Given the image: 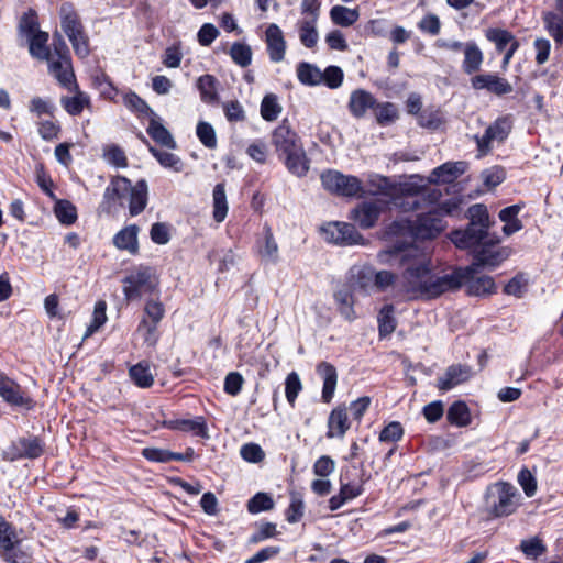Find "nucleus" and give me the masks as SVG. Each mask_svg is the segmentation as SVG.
<instances>
[{
  "label": "nucleus",
  "mask_w": 563,
  "mask_h": 563,
  "mask_svg": "<svg viewBox=\"0 0 563 563\" xmlns=\"http://www.w3.org/2000/svg\"><path fill=\"white\" fill-rule=\"evenodd\" d=\"M142 455L151 462L168 463L173 461L174 452L166 449L145 448L142 450Z\"/></svg>",
  "instance_id": "obj_61"
},
{
  "label": "nucleus",
  "mask_w": 563,
  "mask_h": 563,
  "mask_svg": "<svg viewBox=\"0 0 563 563\" xmlns=\"http://www.w3.org/2000/svg\"><path fill=\"white\" fill-rule=\"evenodd\" d=\"M148 151L158 161V163L163 167L170 168L174 172L181 170L183 163H181V159L177 155H175L170 152L161 151L152 145H148Z\"/></svg>",
  "instance_id": "obj_46"
},
{
  "label": "nucleus",
  "mask_w": 563,
  "mask_h": 563,
  "mask_svg": "<svg viewBox=\"0 0 563 563\" xmlns=\"http://www.w3.org/2000/svg\"><path fill=\"white\" fill-rule=\"evenodd\" d=\"M298 80L306 86H318L322 84L321 70L307 62H301L297 65Z\"/></svg>",
  "instance_id": "obj_43"
},
{
  "label": "nucleus",
  "mask_w": 563,
  "mask_h": 563,
  "mask_svg": "<svg viewBox=\"0 0 563 563\" xmlns=\"http://www.w3.org/2000/svg\"><path fill=\"white\" fill-rule=\"evenodd\" d=\"M104 159L119 168H124L128 166V158L125 156L124 151L118 145H110L104 148L103 152Z\"/></svg>",
  "instance_id": "obj_59"
},
{
  "label": "nucleus",
  "mask_w": 563,
  "mask_h": 563,
  "mask_svg": "<svg viewBox=\"0 0 563 563\" xmlns=\"http://www.w3.org/2000/svg\"><path fill=\"white\" fill-rule=\"evenodd\" d=\"M282 112V106L274 93L266 95L261 102V115L265 121H275Z\"/></svg>",
  "instance_id": "obj_47"
},
{
  "label": "nucleus",
  "mask_w": 563,
  "mask_h": 563,
  "mask_svg": "<svg viewBox=\"0 0 563 563\" xmlns=\"http://www.w3.org/2000/svg\"><path fill=\"white\" fill-rule=\"evenodd\" d=\"M225 118L230 122H239L245 120V111L238 100H231L223 103Z\"/></svg>",
  "instance_id": "obj_62"
},
{
  "label": "nucleus",
  "mask_w": 563,
  "mask_h": 563,
  "mask_svg": "<svg viewBox=\"0 0 563 563\" xmlns=\"http://www.w3.org/2000/svg\"><path fill=\"white\" fill-rule=\"evenodd\" d=\"M157 325L156 323L150 322L146 318H143L139 323L137 332L143 335L144 342L148 346H155L158 341Z\"/></svg>",
  "instance_id": "obj_60"
},
{
  "label": "nucleus",
  "mask_w": 563,
  "mask_h": 563,
  "mask_svg": "<svg viewBox=\"0 0 563 563\" xmlns=\"http://www.w3.org/2000/svg\"><path fill=\"white\" fill-rule=\"evenodd\" d=\"M448 422H470L471 416L467 405L464 401L453 402L446 413Z\"/></svg>",
  "instance_id": "obj_57"
},
{
  "label": "nucleus",
  "mask_w": 563,
  "mask_h": 563,
  "mask_svg": "<svg viewBox=\"0 0 563 563\" xmlns=\"http://www.w3.org/2000/svg\"><path fill=\"white\" fill-rule=\"evenodd\" d=\"M301 389L302 384L299 375L296 372L289 373L285 380V396L287 401L292 405Z\"/></svg>",
  "instance_id": "obj_58"
},
{
  "label": "nucleus",
  "mask_w": 563,
  "mask_h": 563,
  "mask_svg": "<svg viewBox=\"0 0 563 563\" xmlns=\"http://www.w3.org/2000/svg\"><path fill=\"white\" fill-rule=\"evenodd\" d=\"M464 172V162H446L433 169L432 177L435 181L449 184L456 179Z\"/></svg>",
  "instance_id": "obj_32"
},
{
  "label": "nucleus",
  "mask_w": 563,
  "mask_h": 563,
  "mask_svg": "<svg viewBox=\"0 0 563 563\" xmlns=\"http://www.w3.org/2000/svg\"><path fill=\"white\" fill-rule=\"evenodd\" d=\"M485 37L488 42L495 45L498 54H501L507 48L520 46L518 38L508 30L500 27H489L485 31Z\"/></svg>",
  "instance_id": "obj_25"
},
{
  "label": "nucleus",
  "mask_w": 563,
  "mask_h": 563,
  "mask_svg": "<svg viewBox=\"0 0 563 563\" xmlns=\"http://www.w3.org/2000/svg\"><path fill=\"white\" fill-rule=\"evenodd\" d=\"M374 109H376V120L380 125L389 124L398 118L397 108L390 102H376V107Z\"/></svg>",
  "instance_id": "obj_55"
},
{
  "label": "nucleus",
  "mask_w": 563,
  "mask_h": 563,
  "mask_svg": "<svg viewBox=\"0 0 563 563\" xmlns=\"http://www.w3.org/2000/svg\"><path fill=\"white\" fill-rule=\"evenodd\" d=\"M471 86L474 90H486L498 97L509 95L514 91L512 85L497 74L483 73L471 78Z\"/></svg>",
  "instance_id": "obj_13"
},
{
  "label": "nucleus",
  "mask_w": 563,
  "mask_h": 563,
  "mask_svg": "<svg viewBox=\"0 0 563 563\" xmlns=\"http://www.w3.org/2000/svg\"><path fill=\"white\" fill-rule=\"evenodd\" d=\"M272 142L279 155H285L302 147L297 133L285 122L274 130Z\"/></svg>",
  "instance_id": "obj_17"
},
{
  "label": "nucleus",
  "mask_w": 563,
  "mask_h": 563,
  "mask_svg": "<svg viewBox=\"0 0 563 563\" xmlns=\"http://www.w3.org/2000/svg\"><path fill=\"white\" fill-rule=\"evenodd\" d=\"M48 73L65 89H76L77 80L73 69L71 57L66 43L62 40H54V52L49 59Z\"/></svg>",
  "instance_id": "obj_5"
},
{
  "label": "nucleus",
  "mask_w": 563,
  "mask_h": 563,
  "mask_svg": "<svg viewBox=\"0 0 563 563\" xmlns=\"http://www.w3.org/2000/svg\"><path fill=\"white\" fill-rule=\"evenodd\" d=\"M131 380L140 388H148L154 383V376L151 367L145 362H140L129 369Z\"/></svg>",
  "instance_id": "obj_41"
},
{
  "label": "nucleus",
  "mask_w": 563,
  "mask_h": 563,
  "mask_svg": "<svg viewBox=\"0 0 563 563\" xmlns=\"http://www.w3.org/2000/svg\"><path fill=\"white\" fill-rule=\"evenodd\" d=\"M67 90L73 92L74 96H63L60 98V104L69 115H79L81 114L85 108L91 107V100L89 95L80 90L78 84L76 89Z\"/></svg>",
  "instance_id": "obj_23"
},
{
  "label": "nucleus",
  "mask_w": 563,
  "mask_h": 563,
  "mask_svg": "<svg viewBox=\"0 0 563 563\" xmlns=\"http://www.w3.org/2000/svg\"><path fill=\"white\" fill-rule=\"evenodd\" d=\"M285 156V164L288 170L298 176L303 177L309 170V159L302 147L299 150L287 153Z\"/></svg>",
  "instance_id": "obj_34"
},
{
  "label": "nucleus",
  "mask_w": 563,
  "mask_h": 563,
  "mask_svg": "<svg viewBox=\"0 0 563 563\" xmlns=\"http://www.w3.org/2000/svg\"><path fill=\"white\" fill-rule=\"evenodd\" d=\"M470 223L465 230L451 233V241L461 250L475 249L488 239L490 220L487 207L482 203L473 205L467 210Z\"/></svg>",
  "instance_id": "obj_4"
},
{
  "label": "nucleus",
  "mask_w": 563,
  "mask_h": 563,
  "mask_svg": "<svg viewBox=\"0 0 563 563\" xmlns=\"http://www.w3.org/2000/svg\"><path fill=\"white\" fill-rule=\"evenodd\" d=\"M382 213V205L377 201H363L351 211V219L362 229L373 228Z\"/></svg>",
  "instance_id": "obj_19"
},
{
  "label": "nucleus",
  "mask_w": 563,
  "mask_h": 563,
  "mask_svg": "<svg viewBox=\"0 0 563 563\" xmlns=\"http://www.w3.org/2000/svg\"><path fill=\"white\" fill-rule=\"evenodd\" d=\"M274 500L266 493L255 494L247 503V510L251 514H258L273 509Z\"/></svg>",
  "instance_id": "obj_52"
},
{
  "label": "nucleus",
  "mask_w": 563,
  "mask_h": 563,
  "mask_svg": "<svg viewBox=\"0 0 563 563\" xmlns=\"http://www.w3.org/2000/svg\"><path fill=\"white\" fill-rule=\"evenodd\" d=\"M321 232L325 241L340 245H354L363 242V236L351 223H328L322 227Z\"/></svg>",
  "instance_id": "obj_11"
},
{
  "label": "nucleus",
  "mask_w": 563,
  "mask_h": 563,
  "mask_svg": "<svg viewBox=\"0 0 563 563\" xmlns=\"http://www.w3.org/2000/svg\"><path fill=\"white\" fill-rule=\"evenodd\" d=\"M54 212L58 221L65 225H70L77 220L76 207L68 200H57Z\"/></svg>",
  "instance_id": "obj_49"
},
{
  "label": "nucleus",
  "mask_w": 563,
  "mask_h": 563,
  "mask_svg": "<svg viewBox=\"0 0 563 563\" xmlns=\"http://www.w3.org/2000/svg\"><path fill=\"white\" fill-rule=\"evenodd\" d=\"M472 376V369L467 365H452L438 380L441 390H450L459 384L466 382Z\"/></svg>",
  "instance_id": "obj_24"
},
{
  "label": "nucleus",
  "mask_w": 563,
  "mask_h": 563,
  "mask_svg": "<svg viewBox=\"0 0 563 563\" xmlns=\"http://www.w3.org/2000/svg\"><path fill=\"white\" fill-rule=\"evenodd\" d=\"M27 41H29V51L33 57H35L40 60L49 59V56L53 53L51 52L49 47L47 46L48 33L41 31V32L27 37Z\"/></svg>",
  "instance_id": "obj_38"
},
{
  "label": "nucleus",
  "mask_w": 563,
  "mask_h": 563,
  "mask_svg": "<svg viewBox=\"0 0 563 563\" xmlns=\"http://www.w3.org/2000/svg\"><path fill=\"white\" fill-rule=\"evenodd\" d=\"M363 277H367L368 282H373V286L379 291H386L389 288H393L395 291L394 297L398 298L401 295L397 294V284L399 280V276L389 271H378L375 272L372 268H365L362 273Z\"/></svg>",
  "instance_id": "obj_21"
},
{
  "label": "nucleus",
  "mask_w": 563,
  "mask_h": 563,
  "mask_svg": "<svg viewBox=\"0 0 563 563\" xmlns=\"http://www.w3.org/2000/svg\"><path fill=\"white\" fill-rule=\"evenodd\" d=\"M317 373L323 380L322 399L324 402H330L331 399L333 398L336 387V369L332 364L328 362H321L317 366Z\"/></svg>",
  "instance_id": "obj_26"
},
{
  "label": "nucleus",
  "mask_w": 563,
  "mask_h": 563,
  "mask_svg": "<svg viewBox=\"0 0 563 563\" xmlns=\"http://www.w3.org/2000/svg\"><path fill=\"white\" fill-rule=\"evenodd\" d=\"M512 129V120L509 115L497 118L489 124L482 136L475 135L474 140L477 145L479 156L487 155L492 150L494 142L501 143L510 134Z\"/></svg>",
  "instance_id": "obj_9"
},
{
  "label": "nucleus",
  "mask_w": 563,
  "mask_h": 563,
  "mask_svg": "<svg viewBox=\"0 0 563 563\" xmlns=\"http://www.w3.org/2000/svg\"><path fill=\"white\" fill-rule=\"evenodd\" d=\"M318 20L301 18L296 22L300 43L307 48H313L319 41Z\"/></svg>",
  "instance_id": "obj_27"
},
{
  "label": "nucleus",
  "mask_w": 563,
  "mask_h": 563,
  "mask_svg": "<svg viewBox=\"0 0 563 563\" xmlns=\"http://www.w3.org/2000/svg\"><path fill=\"white\" fill-rule=\"evenodd\" d=\"M126 198L129 199L130 214L132 217L140 214L147 205L146 181L141 179L132 186L124 176L112 177L104 190L101 208L107 213H113L118 207H124Z\"/></svg>",
  "instance_id": "obj_3"
},
{
  "label": "nucleus",
  "mask_w": 563,
  "mask_h": 563,
  "mask_svg": "<svg viewBox=\"0 0 563 563\" xmlns=\"http://www.w3.org/2000/svg\"><path fill=\"white\" fill-rule=\"evenodd\" d=\"M265 43L269 59L279 63L285 58L287 44L282 29L272 23L265 31Z\"/></svg>",
  "instance_id": "obj_18"
},
{
  "label": "nucleus",
  "mask_w": 563,
  "mask_h": 563,
  "mask_svg": "<svg viewBox=\"0 0 563 563\" xmlns=\"http://www.w3.org/2000/svg\"><path fill=\"white\" fill-rule=\"evenodd\" d=\"M418 27L420 31L435 36L440 33L441 22L439 16L430 13L421 19V21L418 23Z\"/></svg>",
  "instance_id": "obj_64"
},
{
  "label": "nucleus",
  "mask_w": 563,
  "mask_h": 563,
  "mask_svg": "<svg viewBox=\"0 0 563 563\" xmlns=\"http://www.w3.org/2000/svg\"><path fill=\"white\" fill-rule=\"evenodd\" d=\"M196 134L199 141L208 148H216L217 136L213 126L205 121L197 124Z\"/></svg>",
  "instance_id": "obj_53"
},
{
  "label": "nucleus",
  "mask_w": 563,
  "mask_h": 563,
  "mask_svg": "<svg viewBox=\"0 0 563 563\" xmlns=\"http://www.w3.org/2000/svg\"><path fill=\"white\" fill-rule=\"evenodd\" d=\"M520 209V206L512 205L499 211V219L505 223L503 227V232L506 235H511L522 229V223L518 219Z\"/></svg>",
  "instance_id": "obj_39"
},
{
  "label": "nucleus",
  "mask_w": 563,
  "mask_h": 563,
  "mask_svg": "<svg viewBox=\"0 0 563 563\" xmlns=\"http://www.w3.org/2000/svg\"><path fill=\"white\" fill-rule=\"evenodd\" d=\"M252 49L250 45L245 43L234 42L230 48V56L232 60L244 68L251 65L252 63Z\"/></svg>",
  "instance_id": "obj_48"
},
{
  "label": "nucleus",
  "mask_w": 563,
  "mask_h": 563,
  "mask_svg": "<svg viewBox=\"0 0 563 563\" xmlns=\"http://www.w3.org/2000/svg\"><path fill=\"white\" fill-rule=\"evenodd\" d=\"M123 294L128 301L141 299L152 294L157 287L155 271L150 266L140 265L132 269L122 280Z\"/></svg>",
  "instance_id": "obj_7"
},
{
  "label": "nucleus",
  "mask_w": 563,
  "mask_h": 563,
  "mask_svg": "<svg viewBox=\"0 0 563 563\" xmlns=\"http://www.w3.org/2000/svg\"><path fill=\"white\" fill-rule=\"evenodd\" d=\"M322 84H324L330 89L339 88L344 78L343 70L338 66H328L323 71H321Z\"/></svg>",
  "instance_id": "obj_56"
},
{
  "label": "nucleus",
  "mask_w": 563,
  "mask_h": 563,
  "mask_svg": "<svg viewBox=\"0 0 563 563\" xmlns=\"http://www.w3.org/2000/svg\"><path fill=\"white\" fill-rule=\"evenodd\" d=\"M147 134L158 144L167 148H176V142L169 131L155 118L150 120Z\"/></svg>",
  "instance_id": "obj_36"
},
{
  "label": "nucleus",
  "mask_w": 563,
  "mask_h": 563,
  "mask_svg": "<svg viewBox=\"0 0 563 563\" xmlns=\"http://www.w3.org/2000/svg\"><path fill=\"white\" fill-rule=\"evenodd\" d=\"M520 550L527 559L537 560L547 552V547L539 537L521 540Z\"/></svg>",
  "instance_id": "obj_45"
},
{
  "label": "nucleus",
  "mask_w": 563,
  "mask_h": 563,
  "mask_svg": "<svg viewBox=\"0 0 563 563\" xmlns=\"http://www.w3.org/2000/svg\"><path fill=\"white\" fill-rule=\"evenodd\" d=\"M369 405L371 398L368 396H364L352 401L349 407L339 406L332 410L329 422H347L349 420L358 421L363 418Z\"/></svg>",
  "instance_id": "obj_16"
},
{
  "label": "nucleus",
  "mask_w": 563,
  "mask_h": 563,
  "mask_svg": "<svg viewBox=\"0 0 563 563\" xmlns=\"http://www.w3.org/2000/svg\"><path fill=\"white\" fill-rule=\"evenodd\" d=\"M329 14L332 23L341 27L352 26L360 19L357 8L351 9L340 4L332 7Z\"/></svg>",
  "instance_id": "obj_33"
},
{
  "label": "nucleus",
  "mask_w": 563,
  "mask_h": 563,
  "mask_svg": "<svg viewBox=\"0 0 563 563\" xmlns=\"http://www.w3.org/2000/svg\"><path fill=\"white\" fill-rule=\"evenodd\" d=\"M340 314L347 321H353L356 318L354 311L353 294L349 287H343L336 290L333 295Z\"/></svg>",
  "instance_id": "obj_35"
},
{
  "label": "nucleus",
  "mask_w": 563,
  "mask_h": 563,
  "mask_svg": "<svg viewBox=\"0 0 563 563\" xmlns=\"http://www.w3.org/2000/svg\"><path fill=\"white\" fill-rule=\"evenodd\" d=\"M38 21H37V14L34 10H29L26 13L23 14V16L20 20L19 24V31L21 34L25 35L26 37L32 36L33 34H36L41 32L38 30Z\"/></svg>",
  "instance_id": "obj_54"
},
{
  "label": "nucleus",
  "mask_w": 563,
  "mask_h": 563,
  "mask_svg": "<svg viewBox=\"0 0 563 563\" xmlns=\"http://www.w3.org/2000/svg\"><path fill=\"white\" fill-rule=\"evenodd\" d=\"M0 558L7 563H33L32 551L23 545L22 539H18L4 551H0Z\"/></svg>",
  "instance_id": "obj_28"
},
{
  "label": "nucleus",
  "mask_w": 563,
  "mask_h": 563,
  "mask_svg": "<svg viewBox=\"0 0 563 563\" xmlns=\"http://www.w3.org/2000/svg\"><path fill=\"white\" fill-rule=\"evenodd\" d=\"M0 397L14 407H24L26 409L33 407V399L16 382L3 373H0Z\"/></svg>",
  "instance_id": "obj_14"
},
{
  "label": "nucleus",
  "mask_w": 563,
  "mask_h": 563,
  "mask_svg": "<svg viewBox=\"0 0 563 563\" xmlns=\"http://www.w3.org/2000/svg\"><path fill=\"white\" fill-rule=\"evenodd\" d=\"M256 249L262 261L272 264L278 262V244L267 224L264 225L262 236L256 241Z\"/></svg>",
  "instance_id": "obj_20"
},
{
  "label": "nucleus",
  "mask_w": 563,
  "mask_h": 563,
  "mask_svg": "<svg viewBox=\"0 0 563 563\" xmlns=\"http://www.w3.org/2000/svg\"><path fill=\"white\" fill-rule=\"evenodd\" d=\"M212 203H213V219L216 222H222L228 214V201L225 195L224 184H217L213 188L212 192Z\"/></svg>",
  "instance_id": "obj_42"
},
{
  "label": "nucleus",
  "mask_w": 563,
  "mask_h": 563,
  "mask_svg": "<svg viewBox=\"0 0 563 563\" xmlns=\"http://www.w3.org/2000/svg\"><path fill=\"white\" fill-rule=\"evenodd\" d=\"M518 489L509 483H496L488 488L486 503L489 514L495 517L509 516L516 511L519 500Z\"/></svg>",
  "instance_id": "obj_6"
},
{
  "label": "nucleus",
  "mask_w": 563,
  "mask_h": 563,
  "mask_svg": "<svg viewBox=\"0 0 563 563\" xmlns=\"http://www.w3.org/2000/svg\"><path fill=\"white\" fill-rule=\"evenodd\" d=\"M243 460L250 463L262 462L265 457L264 451L258 444L246 443L240 450Z\"/></svg>",
  "instance_id": "obj_63"
},
{
  "label": "nucleus",
  "mask_w": 563,
  "mask_h": 563,
  "mask_svg": "<svg viewBox=\"0 0 563 563\" xmlns=\"http://www.w3.org/2000/svg\"><path fill=\"white\" fill-rule=\"evenodd\" d=\"M197 88L205 103H216L219 100L217 79L212 75H202L197 79Z\"/></svg>",
  "instance_id": "obj_40"
},
{
  "label": "nucleus",
  "mask_w": 563,
  "mask_h": 563,
  "mask_svg": "<svg viewBox=\"0 0 563 563\" xmlns=\"http://www.w3.org/2000/svg\"><path fill=\"white\" fill-rule=\"evenodd\" d=\"M321 183L325 190L343 197H354L362 192V181L353 175H344L334 169L321 174Z\"/></svg>",
  "instance_id": "obj_8"
},
{
  "label": "nucleus",
  "mask_w": 563,
  "mask_h": 563,
  "mask_svg": "<svg viewBox=\"0 0 563 563\" xmlns=\"http://www.w3.org/2000/svg\"><path fill=\"white\" fill-rule=\"evenodd\" d=\"M60 25L67 36L80 33L84 31L82 24L78 14L70 3H64L60 7Z\"/></svg>",
  "instance_id": "obj_31"
},
{
  "label": "nucleus",
  "mask_w": 563,
  "mask_h": 563,
  "mask_svg": "<svg viewBox=\"0 0 563 563\" xmlns=\"http://www.w3.org/2000/svg\"><path fill=\"white\" fill-rule=\"evenodd\" d=\"M497 244V240H485L482 244H479V246L473 249L474 262L471 266H475L476 268H494L504 262L508 257V253L505 249L499 247Z\"/></svg>",
  "instance_id": "obj_12"
},
{
  "label": "nucleus",
  "mask_w": 563,
  "mask_h": 563,
  "mask_svg": "<svg viewBox=\"0 0 563 563\" xmlns=\"http://www.w3.org/2000/svg\"><path fill=\"white\" fill-rule=\"evenodd\" d=\"M395 308L393 305H385L377 317L378 331L380 336L391 334L396 329V319L394 317Z\"/></svg>",
  "instance_id": "obj_44"
},
{
  "label": "nucleus",
  "mask_w": 563,
  "mask_h": 563,
  "mask_svg": "<svg viewBox=\"0 0 563 563\" xmlns=\"http://www.w3.org/2000/svg\"><path fill=\"white\" fill-rule=\"evenodd\" d=\"M543 23L548 33L553 37L558 45L563 44V12H544Z\"/></svg>",
  "instance_id": "obj_37"
},
{
  "label": "nucleus",
  "mask_w": 563,
  "mask_h": 563,
  "mask_svg": "<svg viewBox=\"0 0 563 563\" xmlns=\"http://www.w3.org/2000/svg\"><path fill=\"white\" fill-rule=\"evenodd\" d=\"M19 538L15 527L3 516H0V551L12 545Z\"/></svg>",
  "instance_id": "obj_51"
},
{
  "label": "nucleus",
  "mask_w": 563,
  "mask_h": 563,
  "mask_svg": "<svg viewBox=\"0 0 563 563\" xmlns=\"http://www.w3.org/2000/svg\"><path fill=\"white\" fill-rule=\"evenodd\" d=\"M375 107L376 99L371 92L364 89L352 91L349 100V110L354 118H363L367 110L374 109Z\"/></svg>",
  "instance_id": "obj_22"
},
{
  "label": "nucleus",
  "mask_w": 563,
  "mask_h": 563,
  "mask_svg": "<svg viewBox=\"0 0 563 563\" xmlns=\"http://www.w3.org/2000/svg\"><path fill=\"white\" fill-rule=\"evenodd\" d=\"M417 251L407 247L405 242L382 250L377 254L380 264H391V257H398L404 266L397 284V294L407 300H431L441 295L455 291L463 285L467 271L455 268L451 273L440 274L432 271L430 262L417 256Z\"/></svg>",
  "instance_id": "obj_1"
},
{
  "label": "nucleus",
  "mask_w": 563,
  "mask_h": 563,
  "mask_svg": "<svg viewBox=\"0 0 563 563\" xmlns=\"http://www.w3.org/2000/svg\"><path fill=\"white\" fill-rule=\"evenodd\" d=\"M464 60L462 63V69L465 74L472 75L481 69L484 60V55L478 45L473 42H466V46L463 49Z\"/></svg>",
  "instance_id": "obj_29"
},
{
  "label": "nucleus",
  "mask_w": 563,
  "mask_h": 563,
  "mask_svg": "<svg viewBox=\"0 0 563 563\" xmlns=\"http://www.w3.org/2000/svg\"><path fill=\"white\" fill-rule=\"evenodd\" d=\"M467 271V275L463 279V284L466 286V292L470 296H487L492 295L496 290V285L490 276H475L479 268L475 266H467L463 268Z\"/></svg>",
  "instance_id": "obj_15"
},
{
  "label": "nucleus",
  "mask_w": 563,
  "mask_h": 563,
  "mask_svg": "<svg viewBox=\"0 0 563 563\" xmlns=\"http://www.w3.org/2000/svg\"><path fill=\"white\" fill-rule=\"evenodd\" d=\"M44 452V442L34 435L21 437L12 441L3 451L2 457L13 462L22 459H37Z\"/></svg>",
  "instance_id": "obj_10"
},
{
  "label": "nucleus",
  "mask_w": 563,
  "mask_h": 563,
  "mask_svg": "<svg viewBox=\"0 0 563 563\" xmlns=\"http://www.w3.org/2000/svg\"><path fill=\"white\" fill-rule=\"evenodd\" d=\"M401 192V196L393 199V203L402 211L428 209L427 212L418 214L413 221L399 219L385 228L384 236L386 239L400 238L399 242H405L407 246V238L417 240L435 239L446 227L444 217L453 214L459 209V205L453 200L444 201L429 209V206L434 205L441 197L438 189L422 190L416 185L406 184Z\"/></svg>",
  "instance_id": "obj_2"
},
{
  "label": "nucleus",
  "mask_w": 563,
  "mask_h": 563,
  "mask_svg": "<svg viewBox=\"0 0 563 563\" xmlns=\"http://www.w3.org/2000/svg\"><path fill=\"white\" fill-rule=\"evenodd\" d=\"M137 233V225L125 227L114 235L113 244L120 250H126L131 254H136L139 251Z\"/></svg>",
  "instance_id": "obj_30"
},
{
  "label": "nucleus",
  "mask_w": 563,
  "mask_h": 563,
  "mask_svg": "<svg viewBox=\"0 0 563 563\" xmlns=\"http://www.w3.org/2000/svg\"><path fill=\"white\" fill-rule=\"evenodd\" d=\"M123 103L128 109L137 114H154L153 110L150 108L146 101L133 91H129L123 96Z\"/></svg>",
  "instance_id": "obj_50"
}]
</instances>
